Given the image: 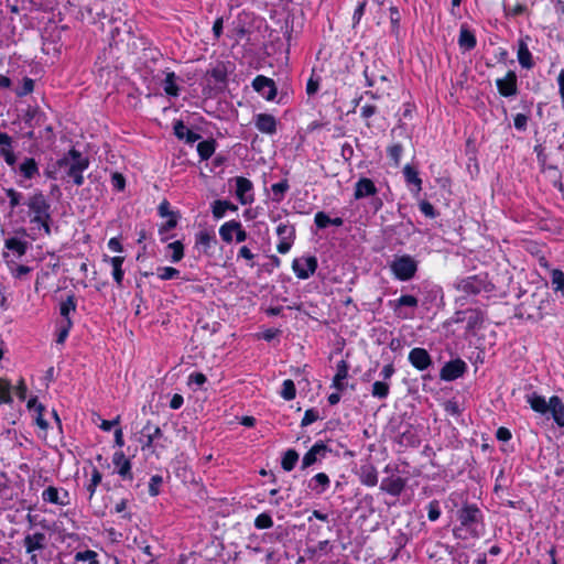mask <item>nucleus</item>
I'll return each instance as SVG.
<instances>
[{
	"label": "nucleus",
	"mask_w": 564,
	"mask_h": 564,
	"mask_svg": "<svg viewBox=\"0 0 564 564\" xmlns=\"http://www.w3.org/2000/svg\"><path fill=\"white\" fill-rule=\"evenodd\" d=\"M496 85L498 91L503 97H511L517 95L518 86H517V75L514 72H508L505 77L498 78L496 80Z\"/></svg>",
	"instance_id": "12"
},
{
	"label": "nucleus",
	"mask_w": 564,
	"mask_h": 564,
	"mask_svg": "<svg viewBox=\"0 0 564 564\" xmlns=\"http://www.w3.org/2000/svg\"><path fill=\"white\" fill-rule=\"evenodd\" d=\"M402 151L403 149L400 144H394L388 149V155L395 165L400 163Z\"/></svg>",
	"instance_id": "56"
},
{
	"label": "nucleus",
	"mask_w": 564,
	"mask_h": 564,
	"mask_svg": "<svg viewBox=\"0 0 564 564\" xmlns=\"http://www.w3.org/2000/svg\"><path fill=\"white\" fill-rule=\"evenodd\" d=\"M549 413L560 426H564V404L557 397L550 399Z\"/></svg>",
	"instance_id": "23"
},
{
	"label": "nucleus",
	"mask_w": 564,
	"mask_h": 564,
	"mask_svg": "<svg viewBox=\"0 0 564 564\" xmlns=\"http://www.w3.org/2000/svg\"><path fill=\"white\" fill-rule=\"evenodd\" d=\"M293 271L300 279L310 278L317 268V260L314 257L295 259L292 264Z\"/></svg>",
	"instance_id": "9"
},
{
	"label": "nucleus",
	"mask_w": 564,
	"mask_h": 564,
	"mask_svg": "<svg viewBox=\"0 0 564 564\" xmlns=\"http://www.w3.org/2000/svg\"><path fill=\"white\" fill-rule=\"evenodd\" d=\"M276 235L279 242L276 245V249L280 253L285 254L288 253L292 245L294 242L295 238V229L292 225L289 223H281L276 227Z\"/></svg>",
	"instance_id": "7"
},
{
	"label": "nucleus",
	"mask_w": 564,
	"mask_h": 564,
	"mask_svg": "<svg viewBox=\"0 0 564 564\" xmlns=\"http://www.w3.org/2000/svg\"><path fill=\"white\" fill-rule=\"evenodd\" d=\"M206 376L202 372L191 373L188 377V384H196L198 387L203 386L206 382Z\"/></svg>",
	"instance_id": "60"
},
{
	"label": "nucleus",
	"mask_w": 564,
	"mask_h": 564,
	"mask_svg": "<svg viewBox=\"0 0 564 564\" xmlns=\"http://www.w3.org/2000/svg\"><path fill=\"white\" fill-rule=\"evenodd\" d=\"M59 165L67 170V175L77 186L84 183L83 172L88 167V160L79 152L72 150L59 161Z\"/></svg>",
	"instance_id": "2"
},
{
	"label": "nucleus",
	"mask_w": 564,
	"mask_h": 564,
	"mask_svg": "<svg viewBox=\"0 0 564 564\" xmlns=\"http://www.w3.org/2000/svg\"><path fill=\"white\" fill-rule=\"evenodd\" d=\"M74 564H99L97 553L91 550L77 552L74 556Z\"/></svg>",
	"instance_id": "31"
},
{
	"label": "nucleus",
	"mask_w": 564,
	"mask_h": 564,
	"mask_svg": "<svg viewBox=\"0 0 564 564\" xmlns=\"http://www.w3.org/2000/svg\"><path fill=\"white\" fill-rule=\"evenodd\" d=\"M197 151L203 160L209 159L215 152L214 141H202L197 145Z\"/></svg>",
	"instance_id": "39"
},
{
	"label": "nucleus",
	"mask_w": 564,
	"mask_h": 564,
	"mask_svg": "<svg viewBox=\"0 0 564 564\" xmlns=\"http://www.w3.org/2000/svg\"><path fill=\"white\" fill-rule=\"evenodd\" d=\"M11 264L12 265L10 267V272H11L12 276L15 279H23L31 271V269L26 265H17L15 263H11Z\"/></svg>",
	"instance_id": "50"
},
{
	"label": "nucleus",
	"mask_w": 564,
	"mask_h": 564,
	"mask_svg": "<svg viewBox=\"0 0 564 564\" xmlns=\"http://www.w3.org/2000/svg\"><path fill=\"white\" fill-rule=\"evenodd\" d=\"M18 172L24 180H32L34 176L39 175L37 163L34 159L26 158L20 163Z\"/></svg>",
	"instance_id": "20"
},
{
	"label": "nucleus",
	"mask_w": 564,
	"mask_h": 564,
	"mask_svg": "<svg viewBox=\"0 0 564 564\" xmlns=\"http://www.w3.org/2000/svg\"><path fill=\"white\" fill-rule=\"evenodd\" d=\"M347 375H348L347 367L343 362L341 365L338 366L337 373L333 379V387L336 388L337 390H343L344 389V380L347 378Z\"/></svg>",
	"instance_id": "40"
},
{
	"label": "nucleus",
	"mask_w": 564,
	"mask_h": 564,
	"mask_svg": "<svg viewBox=\"0 0 564 564\" xmlns=\"http://www.w3.org/2000/svg\"><path fill=\"white\" fill-rule=\"evenodd\" d=\"M329 486V478L325 473L316 474L310 481V488L316 490L317 494H322Z\"/></svg>",
	"instance_id": "30"
},
{
	"label": "nucleus",
	"mask_w": 564,
	"mask_h": 564,
	"mask_svg": "<svg viewBox=\"0 0 564 564\" xmlns=\"http://www.w3.org/2000/svg\"><path fill=\"white\" fill-rule=\"evenodd\" d=\"M360 480L364 485L373 487L378 482V473L371 465L361 467Z\"/></svg>",
	"instance_id": "27"
},
{
	"label": "nucleus",
	"mask_w": 564,
	"mask_h": 564,
	"mask_svg": "<svg viewBox=\"0 0 564 564\" xmlns=\"http://www.w3.org/2000/svg\"><path fill=\"white\" fill-rule=\"evenodd\" d=\"M46 544V536L42 532H35L32 534H26L23 539V546L25 552L30 554V562L32 564H37V551L44 550Z\"/></svg>",
	"instance_id": "6"
},
{
	"label": "nucleus",
	"mask_w": 564,
	"mask_h": 564,
	"mask_svg": "<svg viewBox=\"0 0 564 564\" xmlns=\"http://www.w3.org/2000/svg\"><path fill=\"white\" fill-rule=\"evenodd\" d=\"M551 280L554 291L564 293V273L561 270L554 269L551 273Z\"/></svg>",
	"instance_id": "43"
},
{
	"label": "nucleus",
	"mask_w": 564,
	"mask_h": 564,
	"mask_svg": "<svg viewBox=\"0 0 564 564\" xmlns=\"http://www.w3.org/2000/svg\"><path fill=\"white\" fill-rule=\"evenodd\" d=\"M297 460H299V454L293 449H289L282 458L283 469H285L286 471L292 470L294 468L295 464L297 463Z\"/></svg>",
	"instance_id": "37"
},
{
	"label": "nucleus",
	"mask_w": 564,
	"mask_h": 564,
	"mask_svg": "<svg viewBox=\"0 0 564 564\" xmlns=\"http://www.w3.org/2000/svg\"><path fill=\"white\" fill-rule=\"evenodd\" d=\"M238 258H242L246 261H248L249 267H251V268L254 267L253 260L256 258V254L247 246H242L239 249Z\"/></svg>",
	"instance_id": "54"
},
{
	"label": "nucleus",
	"mask_w": 564,
	"mask_h": 564,
	"mask_svg": "<svg viewBox=\"0 0 564 564\" xmlns=\"http://www.w3.org/2000/svg\"><path fill=\"white\" fill-rule=\"evenodd\" d=\"M464 369L465 365L460 360L449 362L443 368L442 378L445 380H454L463 375Z\"/></svg>",
	"instance_id": "22"
},
{
	"label": "nucleus",
	"mask_w": 564,
	"mask_h": 564,
	"mask_svg": "<svg viewBox=\"0 0 564 564\" xmlns=\"http://www.w3.org/2000/svg\"><path fill=\"white\" fill-rule=\"evenodd\" d=\"M256 128L265 134H274L276 132V119L269 113H258L254 117Z\"/></svg>",
	"instance_id": "13"
},
{
	"label": "nucleus",
	"mask_w": 564,
	"mask_h": 564,
	"mask_svg": "<svg viewBox=\"0 0 564 564\" xmlns=\"http://www.w3.org/2000/svg\"><path fill=\"white\" fill-rule=\"evenodd\" d=\"M161 484H162V477L161 476L154 475V476L151 477L150 482H149V494L152 497H155V496L159 495Z\"/></svg>",
	"instance_id": "51"
},
{
	"label": "nucleus",
	"mask_w": 564,
	"mask_h": 564,
	"mask_svg": "<svg viewBox=\"0 0 564 564\" xmlns=\"http://www.w3.org/2000/svg\"><path fill=\"white\" fill-rule=\"evenodd\" d=\"M288 184L285 182H279V183H275L271 186V191L275 197V200H281L284 193L286 192L288 189Z\"/></svg>",
	"instance_id": "55"
},
{
	"label": "nucleus",
	"mask_w": 564,
	"mask_h": 564,
	"mask_svg": "<svg viewBox=\"0 0 564 564\" xmlns=\"http://www.w3.org/2000/svg\"><path fill=\"white\" fill-rule=\"evenodd\" d=\"M162 434L161 429L158 425H154L150 422H148L144 427L142 429V435L145 437V442L143 443L142 447H151L153 444V441L158 437H160Z\"/></svg>",
	"instance_id": "26"
},
{
	"label": "nucleus",
	"mask_w": 564,
	"mask_h": 564,
	"mask_svg": "<svg viewBox=\"0 0 564 564\" xmlns=\"http://www.w3.org/2000/svg\"><path fill=\"white\" fill-rule=\"evenodd\" d=\"M236 196L240 204L248 205L254 199L253 197V185L252 183L242 176L236 177Z\"/></svg>",
	"instance_id": "10"
},
{
	"label": "nucleus",
	"mask_w": 564,
	"mask_h": 564,
	"mask_svg": "<svg viewBox=\"0 0 564 564\" xmlns=\"http://www.w3.org/2000/svg\"><path fill=\"white\" fill-rule=\"evenodd\" d=\"M156 275L163 281L172 280L178 278L180 271L172 267H160L156 269Z\"/></svg>",
	"instance_id": "41"
},
{
	"label": "nucleus",
	"mask_w": 564,
	"mask_h": 564,
	"mask_svg": "<svg viewBox=\"0 0 564 564\" xmlns=\"http://www.w3.org/2000/svg\"><path fill=\"white\" fill-rule=\"evenodd\" d=\"M29 236L25 229H20L14 236H10L4 240L3 258L7 263H15L21 257H23L28 250V242L24 237Z\"/></svg>",
	"instance_id": "3"
},
{
	"label": "nucleus",
	"mask_w": 564,
	"mask_h": 564,
	"mask_svg": "<svg viewBox=\"0 0 564 564\" xmlns=\"http://www.w3.org/2000/svg\"><path fill=\"white\" fill-rule=\"evenodd\" d=\"M517 56H518V61L522 67L529 69L533 66L532 54L529 51V47L523 40H520L518 42Z\"/></svg>",
	"instance_id": "24"
},
{
	"label": "nucleus",
	"mask_w": 564,
	"mask_h": 564,
	"mask_svg": "<svg viewBox=\"0 0 564 564\" xmlns=\"http://www.w3.org/2000/svg\"><path fill=\"white\" fill-rule=\"evenodd\" d=\"M377 193V188L370 178H360L355 186L354 196L356 199L372 196Z\"/></svg>",
	"instance_id": "17"
},
{
	"label": "nucleus",
	"mask_w": 564,
	"mask_h": 564,
	"mask_svg": "<svg viewBox=\"0 0 564 564\" xmlns=\"http://www.w3.org/2000/svg\"><path fill=\"white\" fill-rule=\"evenodd\" d=\"M389 391H390V387H389V384L387 382L376 381L372 384L371 394L375 398L384 399V398L388 397Z\"/></svg>",
	"instance_id": "38"
},
{
	"label": "nucleus",
	"mask_w": 564,
	"mask_h": 564,
	"mask_svg": "<svg viewBox=\"0 0 564 564\" xmlns=\"http://www.w3.org/2000/svg\"><path fill=\"white\" fill-rule=\"evenodd\" d=\"M12 140L7 133L0 132V153L11 149Z\"/></svg>",
	"instance_id": "63"
},
{
	"label": "nucleus",
	"mask_w": 564,
	"mask_h": 564,
	"mask_svg": "<svg viewBox=\"0 0 564 564\" xmlns=\"http://www.w3.org/2000/svg\"><path fill=\"white\" fill-rule=\"evenodd\" d=\"M458 520L462 529H465L471 535H479L482 514L475 505H465L458 511Z\"/></svg>",
	"instance_id": "4"
},
{
	"label": "nucleus",
	"mask_w": 564,
	"mask_h": 564,
	"mask_svg": "<svg viewBox=\"0 0 564 564\" xmlns=\"http://www.w3.org/2000/svg\"><path fill=\"white\" fill-rule=\"evenodd\" d=\"M26 215L31 224L32 239L51 234V204L41 191H35L25 200Z\"/></svg>",
	"instance_id": "1"
},
{
	"label": "nucleus",
	"mask_w": 564,
	"mask_h": 564,
	"mask_svg": "<svg viewBox=\"0 0 564 564\" xmlns=\"http://www.w3.org/2000/svg\"><path fill=\"white\" fill-rule=\"evenodd\" d=\"M458 44L464 50H471L476 45L475 35L465 26L460 28Z\"/></svg>",
	"instance_id": "29"
},
{
	"label": "nucleus",
	"mask_w": 564,
	"mask_h": 564,
	"mask_svg": "<svg viewBox=\"0 0 564 564\" xmlns=\"http://www.w3.org/2000/svg\"><path fill=\"white\" fill-rule=\"evenodd\" d=\"M42 499L45 502L53 503L59 507H65L70 502L68 491L64 488H57L54 486H50L43 490Z\"/></svg>",
	"instance_id": "8"
},
{
	"label": "nucleus",
	"mask_w": 564,
	"mask_h": 564,
	"mask_svg": "<svg viewBox=\"0 0 564 564\" xmlns=\"http://www.w3.org/2000/svg\"><path fill=\"white\" fill-rule=\"evenodd\" d=\"M254 525L257 529H269L273 525V521L268 513H260L254 520Z\"/></svg>",
	"instance_id": "47"
},
{
	"label": "nucleus",
	"mask_w": 564,
	"mask_h": 564,
	"mask_svg": "<svg viewBox=\"0 0 564 564\" xmlns=\"http://www.w3.org/2000/svg\"><path fill=\"white\" fill-rule=\"evenodd\" d=\"M404 486H405V480L401 477H398V476H392V477H388V478H384L382 481H381V486L380 488L392 495V496H399L402 490L404 489Z\"/></svg>",
	"instance_id": "16"
},
{
	"label": "nucleus",
	"mask_w": 564,
	"mask_h": 564,
	"mask_svg": "<svg viewBox=\"0 0 564 564\" xmlns=\"http://www.w3.org/2000/svg\"><path fill=\"white\" fill-rule=\"evenodd\" d=\"M509 14L517 17L527 12V4L520 0H516L513 4L508 7Z\"/></svg>",
	"instance_id": "52"
},
{
	"label": "nucleus",
	"mask_w": 564,
	"mask_h": 564,
	"mask_svg": "<svg viewBox=\"0 0 564 564\" xmlns=\"http://www.w3.org/2000/svg\"><path fill=\"white\" fill-rule=\"evenodd\" d=\"M28 409L30 411H34L35 413V422L40 429L46 431L48 427V423L43 417L44 406L37 402L35 398L30 399L28 402Z\"/></svg>",
	"instance_id": "25"
},
{
	"label": "nucleus",
	"mask_w": 564,
	"mask_h": 564,
	"mask_svg": "<svg viewBox=\"0 0 564 564\" xmlns=\"http://www.w3.org/2000/svg\"><path fill=\"white\" fill-rule=\"evenodd\" d=\"M234 226H236V220H229L224 223L219 228V235L221 239L227 243H230L235 238V230L232 228Z\"/></svg>",
	"instance_id": "34"
},
{
	"label": "nucleus",
	"mask_w": 564,
	"mask_h": 564,
	"mask_svg": "<svg viewBox=\"0 0 564 564\" xmlns=\"http://www.w3.org/2000/svg\"><path fill=\"white\" fill-rule=\"evenodd\" d=\"M252 87L267 100H273L276 95L274 82L261 75L253 79Z\"/></svg>",
	"instance_id": "11"
},
{
	"label": "nucleus",
	"mask_w": 564,
	"mask_h": 564,
	"mask_svg": "<svg viewBox=\"0 0 564 564\" xmlns=\"http://www.w3.org/2000/svg\"><path fill=\"white\" fill-rule=\"evenodd\" d=\"M101 478L102 477H101L100 471L97 468H93L90 480H89V482L86 486L87 491L89 492L90 498L94 496V494L96 491V488L98 487V485L101 481Z\"/></svg>",
	"instance_id": "44"
},
{
	"label": "nucleus",
	"mask_w": 564,
	"mask_h": 564,
	"mask_svg": "<svg viewBox=\"0 0 564 564\" xmlns=\"http://www.w3.org/2000/svg\"><path fill=\"white\" fill-rule=\"evenodd\" d=\"M72 326H73V323H72L70 318H67V321H62L59 330H58V336L56 339V341L58 344H63L66 340Z\"/></svg>",
	"instance_id": "46"
},
{
	"label": "nucleus",
	"mask_w": 564,
	"mask_h": 564,
	"mask_svg": "<svg viewBox=\"0 0 564 564\" xmlns=\"http://www.w3.org/2000/svg\"><path fill=\"white\" fill-rule=\"evenodd\" d=\"M228 209L236 212L237 207L235 205H232L231 203H229L228 200H221V199L215 200L212 205L213 216L216 219L223 218Z\"/></svg>",
	"instance_id": "28"
},
{
	"label": "nucleus",
	"mask_w": 564,
	"mask_h": 564,
	"mask_svg": "<svg viewBox=\"0 0 564 564\" xmlns=\"http://www.w3.org/2000/svg\"><path fill=\"white\" fill-rule=\"evenodd\" d=\"M164 91L170 96H177L178 87L175 83L174 73H169L164 79Z\"/></svg>",
	"instance_id": "42"
},
{
	"label": "nucleus",
	"mask_w": 564,
	"mask_h": 564,
	"mask_svg": "<svg viewBox=\"0 0 564 564\" xmlns=\"http://www.w3.org/2000/svg\"><path fill=\"white\" fill-rule=\"evenodd\" d=\"M427 517L431 521H436L441 516V510L437 501H431L427 507Z\"/></svg>",
	"instance_id": "57"
},
{
	"label": "nucleus",
	"mask_w": 564,
	"mask_h": 564,
	"mask_svg": "<svg viewBox=\"0 0 564 564\" xmlns=\"http://www.w3.org/2000/svg\"><path fill=\"white\" fill-rule=\"evenodd\" d=\"M104 261L109 263L112 268V278L116 281L118 286H121L124 272L122 270V264L124 262L123 257H104Z\"/></svg>",
	"instance_id": "19"
},
{
	"label": "nucleus",
	"mask_w": 564,
	"mask_h": 564,
	"mask_svg": "<svg viewBox=\"0 0 564 564\" xmlns=\"http://www.w3.org/2000/svg\"><path fill=\"white\" fill-rule=\"evenodd\" d=\"M34 90V80L31 78H24L22 86L17 89V95L22 97L31 94Z\"/></svg>",
	"instance_id": "53"
},
{
	"label": "nucleus",
	"mask_w": 564,
	"mask_h": 564,
	"mask_svg": "<svg viewBox=\"0 0 564 564\" xmlns=\"http://www.w3.org/2000/svg\"><path fill=\"white\" fill-rule=\"evenodd\" d=\"M315 224L318 228H326L328 225H330V218L325 213L318 212L315 215Z\"/></svg>",
	"instance_id": "59"
},
{
	"label": "nucleus",
	"mask_w": 564,
	"mask_h": 564,
	"mask_svg": "<svg viewBox=\"0 0 564 564\" xmlns=\"http://www.w3.org/2000/svg\"><path fill=\"white\" fill-rule=\"evenodd\" d=\"M112 463L116 467L117 473L123 478V479H131V463L126 457L123 452L119 451L116 452L112 456Z\"/></svg>",
	"instance_id": "15"
},
{
	"label": "nucleus",
	"mask_w": 564,
	"mask_h": 564,
	"mask_svg": "<svg viewBox=\"0 0 564 564\" xmlns=\"http://www.w3.org/2000/svg\"><path fill=\"white\" fill-rule=\"evenodd\" d=\"M398 306H410L415 307L417 306V299L413 295H402L397 301Z\"/></svg>",
	"instance_id": "58"
},
{
	"label": "nucleus",
	"mask_w": 564,
	"mask_h": 564,
	"mask_svg": "<svg viewBox=\"0 0 564 564\" xmlns=\"http://www.w3.org/2000/svg\"><path fill=\"white\" fill-rule=\"evenodd\" d=\"M527 402L535 412L540 414L549 413L550 400L546 401L544 397L533 392L527 395Z\"/></svg>",
	"instance_id": "21"
},
{
	"label": "nucleus",
	"mask_w": 564,
	"mask_h": 564,
	"mask_svg": "<svg viewBox=\"0 0 564 564\" xmlns=\"http://www.w3.org/2000/svg\"><path fill=\"white\" fill-rule=\"evenodd\" d=\"M235 230V239L237 242H242L247 239V232L243 229L241 223L236 220V226L232 227Z\"/></svg>",
	"instance_id": "61"
},
{
	"label": "nucleus",
	"mask_w": 564,
	"mask_h": 564,
	"mask_svg": "<svg viewBox=\"0 0 564 564\" xmlns=\"http://www.w3.org/2000/svg\"><path fill=\"white\" fill-rule=\"evenodd\" d=\"M11 386L8 381L0 379V403H11Z\"/></svg>",
	"instance_id": "45"
},
{
	"label": "nucleus",
	"mask_w": 564,
	"mask_h": 564,
	"mask_svg": "<svg viewBox=\"0 0 564 564\" xmlns=\"http://www.w3.org/2000/svg\"><path fill=\"white\" fill-rule=\"evenodd\" d=\"M167 251L170 252V259L172 262H178L184 256V247L181 241H174L167 245Z\"/></svg>",
	"instance_id": "35"
},
{
	"label": "nucleus",
	"mask_w": 564,
	"mask_h": 564,
	"mask_svg": "<svg viewBox=\"0 0 564 564\" xmlns=\"http://www.w3.org/2000/svg\"><path fill=\"white\" fill-rule=\"evenodd\" d=\"M213 241L214 237L207 231H200L196 235V245L205 249L209 248Z\"/></svg>",
	"instance_id": "49"
},
{
	"label": "nucleus",
	"mask_w": 564,
	"mask_h": 564,
	"mask_svg": "<svg viewBox=\"0 0 564 564\" xmlns=\"http://www.w3.org/2000/svg\"><path fill=\"white\" fill-rule=\"evenodd\" d=\"M6 195L9 198V205L11 209L18 207L22 199V194L13 188L6 189Z\"/></svg>",
	"instance_id": "48"
},
{
	"label": "nucleus",
	"mask_w": 564,
	"mask_h": 564,
	"mask_svg": "<svg viewBox=\"0 0 564 564\" xmlns=\"http://www.w3.org/2000/svg\"><path fill=\"white\" fill-rule=\"evenodd\" d=\"M77 306L76 299L73 295L67 296L59 305V313L63 316V321L69 318V314L75 312Z\"/></svg>",
	"instance_id": "33"
},
{
	"label": "nucleus",
	"mask_w": 564,
	"mask_h": 564,
	"mask_svg": "<svg viewBox=\"0 0 564 564\" xmlns=\"http://www.w3.org/2000/svg\"><path fill=\"white\" fill-rule=\"evenodd\" d=\"M394 276L401 281L412 279L417 270V262L408 254L395 257L390 263Z\"/></svg>",
	"instance_id": "5"
},
{
	"label": "nucleus",
	"mask_w": 564,
	"mask_h": 564,
	"mask_svg": "<svg viewBox=\"0 0 564 564\" xmlns=\"http://www.w3.org/2000/svg\"><path fill=\"white\" fill-rule=\"evenodd\" d=\"M327 447L323 443H316L313 447L304 455L302 460L303 468L310 467L313 465L318 458L324 457L326 454Z\"/></svg>",
	"instance_id": "18"
},
{
	"label": "nucleus",
	"mask_w": 564,
	"mask_h": 564,
	"mask_svg": "<svg viewBox=\"0 0 564 564\" xmlns=\"http://www.w3.org/2000/svg\"><path fill=\"white\" fill-rule=\"evenodd\" d=\"M409 360L417 370H425L431 365V357L423 348H413L409 354Z\"/></svg>",
	"instance_id": "14"
},
{
	"label": "nucleus",
	"mask_w": 564,
	"mask_h": 564,
	"mask_svg": "<svg viewBox=\"0 0 564 564\" xmlns=\"http://www.w3.org/2000/svg\"><path fill=\"white\" fill-rule=\"evenodd\" d=\"M281 397L286 400H293L296 395L295 384L291 379H286L282 383Z\"/></svg>",
	"instance_id": "36"
},
{
	"label": "nucleus",
	"mask_w": 564,
	"mask_h": 564,
	"mask_svg": "<svg viewBox=\"0 0 564 564\" xmlns=\"http://www.w3.org/2000/svg\"><path fill=\"white\" fill-rule=\"evenodd\" d=\"M188 130L189 129L182 121H176L174 123V133L181 140L185 138L186 133H188Z\"/></svg>",
	"instance_id": "62"
},
{
	"label": "nucleus",
	"mask_w": 564,
	"mask_h": 564,
	"mask_svg": "<svg viewBox=\"0 0 564 564\" xmlns=\"http://www.w3.org/2000/svg\"><path fill=\"white\" fill-rule=\"evenodd\" d=\"M318 419L314 410H307L302 419V426H307Z\"/></svg>",
	"instance_id": "64"
},
{
	"label": "nucleus",
	"mask_w": 564,
	"mask_h": 564,
	"mask_svg": "<svg viewBox=\"0 0 564 564\" xmlns=\"http://www.w3.org/2000/svg\"><path fill=\"white\" fill-rule=\"evenodd\" d=\"M403 174L405 177V181L409 184H413L415 186V191L420 192L422 188V181L419 177L417 172L410 165H405L403 169Z\"/></svg>",
	"instance_id": "32"
}]
</instances>
